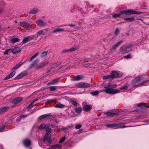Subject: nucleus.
Returning a JSON list of instances; mask_svg holds the SVG:
<instances>
[{"mask_svg":"<svg viewBox=\"0 0 149 149\" xmlns=\"http://www.w3.org/2000/svg\"><path fill=\"white\" fill-rule=\"evenodd\" d=\"M104 114L105 115H107L108 116H118L119 115V114L117 113H112L110 112L107 111L104 113Z\"/></svg>","mask_w":149,"mask_h":149,"instance_id":"obj_19","label":"nucleus"},{"mask_svg":"<svg viewBox=\"0 0 149 149\" xmlns=\"http://www.w3.org/2000/svg\"><path fill=\"white\" fill-rule=\"evenodd\" d=\"M81 127V124H78L75 127V128L76 129H79Z\"/></svg>","mask_w":149,"mask_h":149,"instance_id":"obj_54","label":"nucleus"},{"mask_svg":"<svg viewBox=\"0 0 149 149\" xmlns=\"http://www.w3.org/2000/svg\"><path fill=\"white\" fill-rule=\"evenodd\" d=\"M123 42V41L121 40L120 41L118 42L117 43L115 44L112 47L113 49L114 50H115L116 48L120 45Z\"/></svg>","mask_w":149,"mask_h":149,"instance_id":"obj_25","label":"nucleus"},{"mask_svg":"<svg viewBox=\"0 0 149 149\" xmlns=\"http://www.w3.org/2000/svg\"><path fill=\"white\" fill-rule=\"evenodd\" d=\"M37 36H36L37 38L39 36L41 35H45V33H43V31L42 30H40L38 31L37 32Z\"/></svg>","mask_w":149,"mask_h":149,"instance_id":"obj_38","label":"nucleus"},{"mask_svg":"<svg viewBox=\"0 0 149 149\" xmlns=\"http://www.w3.org/2000/svg\"><path fill=\"white\" fill-rule=\"evenodd\" d=\"M39 11V10L38 9L33 8L30 10V13L35 14L37 13Z\"/></svg>","mask_w":149,"mask_h":149,"instance_id":"obj_27","label":"nucleus"},{"mask_svg":"<svg viewBox=\"0 0 149 149\" xmlns=\"http://www.w3.org/2000/svg\"><path fill=\"white\" fill-rule=\"evenodd\" d=\"M68 31L67 30H64L62 28H60L58 27L54 29V30L53 31V32L54 33H55L56 32H63L65 31V32L67 31Z\"/></svg>","mask_w":149,"mask_h":149,"instance_id":"obj_22","label":"nucleus"},{"mask_svg":"<svg viewBox=\"0 0 149 149\" xmlns=\"http://www.w3.org/2000/svg\"><path fill=\"white\" fill-rule=\"evenodd\" d=\"M132 48V45L131 44L124 45L121 47L120 52L122 54L127 53L131 51Z\"/></svg>","mask_w":149,"mask_h":149,"instance_id":"obj_4","label":"nucleus"},{"mask_svg":"<svg viewBox=\"0 0 149 149\" xmlns=\"http://www.w3.org/2000/svg\"><path fill=\"white\" fill-rule=\"evenodd\" d=\"M116 127H115L117 128H123L125 127V125L124 124L119 123L118 124H115Z\"/></svg>","mask_w":149,"mask_h":149,"instance_id":"obj_29","label":"nucleus"},{"mask_svg":"<svg viewBox=\"0 0 149 149\" xmlns=\"http://www.w3.org/2000/svg\"><path fill=\"white\" fill-rule=\"evenodd\" d=\"M20 41V39L17 38H13L11 40V42L12 43L14 44L16 42H19Z\"/></svg>","mask_w":149,"mask_h":149,"instance_id":"obj_32","label":"nucleus"},{"mask_svg":"<svg viewBox=\"0 0 149 149\" xmlns=\"http://www.w3.org/2000/svg\"><path fill=\"white\" fill-rule=\"evenodd\" d=\"M111 88L113 89V88H116L117 86V85L116 84H113L112 85H110Z\"/></svg>","mask_w":149,"mask_h":149,"instance_id":"obj_56","label":"nucleus"},{"mask_svg":"<svg viewBox=\"0 0 149 149\" xmlns=\"http://www.w3.org/2000/svg\"><path fill=\"white\" fill-rule=\"evenodd\" d=\"M123 19L124 20L127 21V22H131L135 21L136 20L134 17H128L124 18Z\"/></svg>","mask_w":149,"mask_h":149,"instance_id":"obj_24","label":"nucleus"},{"mask_svg":"<svg viewBox=\"0 0 149 149\" xmlns=\"http://www.w3.org/2000/svg\"><path fill=\"white\" fill-rule=\"evenodd\" d=\"M58 81L59 79H53L48 83L47 85H55L56 83L58 82Z\"/></svg>","mask_w":149,"mask_h":149,"instance_id":"obj_23","label":"nucleus"},{"mask_svg":"<svg viewBox=\"0 0 149 149\" xmlns=\"http://www.w3.org/2000/svg\"><path fill=\"white\" fill-rule=\"evenodd\" d=\"M10 50V49L6 50L3 53V54L4 55H6L8 54V52Z\"/></svg>","mask_w":149,"mask_h":149,"instance_id":"obj_53","label":"nucleus"},{"mask_svg":"<svg viewBox=\"0 0 149 149\" xmlns=\"http://www.w3.org/2000/svg\"><path fill=\"white\" fill-rule=\"evenodd\" d=\"M38 54V52H37V53H36L34 55H33V56L35 58L37 56Z\"/></svg>","mask_w":149,"mask_h":149,"instance_id":"obj_60","label":"nucleus"},{"mask_svg":"<svg viewBox=\"0 0 149 149\" xmlns=\"http://www.w3.org/2000/svg\"><path fill=\"white\" fill-rule=\"evenodd\" d=\"M5 128V126L3 125L0 127V132L3 131Z\"/></svg>","mask_w":149,"mask_h":149,"instance_id":"obj_52","label":"nucleus"},{"mask_svg":"<svg viewBox=\"0 0 149 149\" xmlns=\"http://www.w3.org/2000/svg\"><path fill=\"white\" fill-rule=\"evenodd\" d=\"M38 54V52H37V53H36L34 55H33V56L35 58L37 56Z\"/></svg>","mask_w":149,"mask_h":149,"instance_id":"obj_59","label":"nucleus"},{"mask_svg":"<svg viewBox=\"0 0 149 149\" xmlns=\"http://www.w3.org/2000/svg\"><path fill=\"white\" fill-rule=\"evenodd\" d=\"M27 74V72L26 71H24L19 74L15 78V79H19L26 76Z\"/></svg>","mask_w":149,"mask_h":149,"instance_id":"obj_12","label":"nucleus"},{"mask_svg":"<svg viewBox=\"0 0 149 149\" xmlns=\"http://www.w3.org/2000/svg\"><path fill=\"white\" fill-rule=\"evenodd\" d=\"M104 87L105 89L100 90L101 92H106L110 94H114L120 92V91L116 89L111 88L110 85L106 84L104 86Z\"/></svg>","mask_w":149,"mask_h":149,"instance_id":"obj_3","label":"nucleus"},{"mask_svg":"<svg viewBox=\"0 0 149 149\" xmlns=\"http://www.w3.org/2000/svg\"><path fill=\"white\" fill-rule=\"evenodd\" d=\"M106 126L108 127H115V124H108L106 125Z\"/></svg>","mask_w":149,"mask_h":149,"instance_id":"obj_44","label":"nucleus"},{"mask_svg":"<svg viewBox=\"0 0 149 149\" xmlns=\"http://www.w3.org/2000/svg\"><path fill=\"white\" fill-rule=\"evenodd\" d=\"M45 129H46V131L47 133H50L52 132L51 127L48 125H47Z\"/></svg>","mask_w":149,"mask_h":149,"instance_id":"obj_33","label":"nucleus"},{"mask_svg":"<svg viewBox=\"0 0 149 149\" xmlns=\"http://www.w3.org/2000/svg\"><path fill=\"white\" fill-rule=\"evenodd\" d=\"M145 80L143 76L136 78L132 82V86L134 87H136L138 86H142L146 85L147 82L149 81V80L144 81Z\"/></svg>","mask_w":149,"mask_h":149,"instance_id":"obj_2","label":"nucleus"},{"mask_svg":"<svg viewBox=\"0 0 149 149\" xmlns=\"http://www.w3.org/2000/svg\"><path fill=\"white\" fill-rule=\"evenodd\" d=\"M124 57L126 58H131V56L130 54H129L124 56Z\"/></svg>","mask_w":149,"mask_h":149,"instance_id":"obj_55","label":"nucleus"},{"mask_svg":"<svg viewBox=\"0 0 149 149\" xmlns=\"http://www.w3.org/2000/svg\"><path fill=\"white\" fill-rule=\"evenodd\" d=\"M15 73V71H13L12 72L10 73L6 77H5L4 78L3 80H6L12 78L14 76Z\"/></svg>","mask_w":149,"mask_h":149,"instance_id":"obj_21","label":"nucleus"},{"mask_svg":"<svg viewBox=\"0 0 149 149\" xmlns=\"http://www.w3.org/2000/svg\"><path fill=\"white\" fill-rule=\"evenodd\" d=\"M4 10V9L3 8L0 9V14H1Z\"/></svg>","mask_w":149,"mask_h":149,"instance_id":"obj_61","label":"nucleus"},{"mask_svg":"<svg viewBox=\"0 0 149 149\" xmlns=\"http://www.w3.org/2000/svg\"><path fill=\"white\" fill-rule=\"evenodd\" d=\"M91 93L93 95L95 96L98 95L99 93V92L98 91H96L91 92Z\"/></svg>","mask_w":149,"mask_h":149,"instance_id":"obj_46","label":"nucleus"},{"mask_svg":"<svg viewBox=\"0 0 149 149\" xmlns=\"http://www.w3.org/2000/svg\"><path fill=\"white\" fill-rule=\"evenodd\" d=\"M23 99V98L21 97H18L13 99L11 102L14 104L11 106L12 107H14L17 105L18 104L21 102Z\"/></svg>","mask_w":149,"mask_h":149,"instance_id":"obj_6","label":"nucleus"},{"mask_svg":"<svg viewBox=\"0 0 149 149\" xmlns=\"http://www.w3.org/2000/svg\"><path fill=\"white\" fill-rule=\"evenodd\" d=\"M29 41V39L28 38V37H26L24 38L22 41V42L23 44H25L27 42Z\"/></svg>","mask_w":149,"mask_h":149,"instance_id":"obj_43","label":"nucleus"},{"mask_svg":"<svg viewBox=\"0 0 149 149\" xmlns=\"http://www.w3.org/2000/svg\"><path fill=\"white\" fill-rule=\"evenodd\" d=\"M147 104L146 103H140L138 104V106L139 107H149L146 105Z\"/></svg>","mask_w":149,"mask_h":149,"instance_id":"obj_39","label":"nucleus"},{"mask_svg":"<svg viewBox=\"0 0 149 149\" xmlns=\"http://www.w3.org/2000/svg\"><path fill=\"white\" fill-rule=\"evenodd\" d=\"M33 103H32V102L27 107V108H29L30 109H31V108H32V107H33Z\"/></svg>","mask_w":149,"mask_h":149,"instance_id":"obj_51","label":"nucleus"},{"mask_svg":"<svg viewBox=\"0 0 149 149\" xmlns=\"http://www.w3.org/2000/svg\"><path fill=\"white\" fill-rule=\"evenodd\" d=\"M39 61V60L38 59H36L34 61H33L32 63L30 65V66L28 67V69L29 70H31L32 68L35 67L36 65H37V63Z\"/></svg>","mask_w":149,"mask_h":149,"instance_id":"obj_15","label":"nucleus"},{"mask_svg":"<svg viewBox=\"0 0 149 149\" xmlns=\"http://www.w3.org/2000/svg\"><path fill=\"white\" fill-rule=\"evenodd\" d=\"M51 135L48 133H46L45 134L43 139L44 142H48L49 143H51L52 141L51 139Z\"/></svg>","mask_w":149,"mask_h":149,"instance_id":"obj_7","label":"nucleus"},{"mask_svg":"<svg viewBox=\"0 0 149 149\" xmlns=\"http://www.w3.org/2000/svg\"><path fill=\"white\" fill-rule=\"evenodd\" d=\"M8 107H4L0 108V114H1L6 112L9 109Z\"/></svg>","mask_w":149,"mask_h":149,"instance_id":"obj_18","label":"nucleus"},{"mask_svg":"<svg viewBox=\"0 0 149 149\" xmlns=\"http://www.w3.org/2000/svg\"><path fill=\"white\" fill-rule=\"evenodd\" d=\"M23 143L26 147H28L31 145V142L29 139L26 138L23 140Z\"/></svg>","mask_w":149,"mask_h":149,"instance_id":"obj_8","label":"nucleus"},{"mask_svg":"<svg viewBox=\"0 0 149 149\" xmlns=\"http://www.w3.org/2000/svg\"><path fill=\"white\" fill-rule=\"evenodd\" d=\"M57 86H53L49 88V90L51 91H54L56 90Z\"/></svg>","mask_w":149,"mask_h":149,"instance_id":"obj_41","label":"nucleus"},{"mask_svg":"<svg viewBox=\"0 0 149 149\" xmlns=\"http://www.w3.org/2000/svg\"><path fill=\"white\" fill-rule=\"evenodd\" d=\"M119 32H120V31H119V30L117 28L115 29V32L114 33V34L116 35H118L119 34Z\"/></svg>","mask_w":149,"mask_h":149,"instance_id":"obj_48","label":"nucleus"},{"mask_svg":"<svg viewBox=\"0 0 149 149\" xmlns=\"http://www.w3.org/2000/svg\"><path fill=\"white\" fill-rule=\"evenodd\" d=\"M47 125L45 124H42L40 125L38 127V129L39 130L45 129Z\"/></svg>","mask_w":149,"mask_h":149,"instance_id":"obj_31","label":"nucleus"},{"mask_svg":"<svg viewBox=\"0 0 149 149\" xmlns=\"http://www.w3.org/2000/svg\"><path fill=\"white\" fill-rule=\"evenodd\" d=\"M111 78L110 75H107L103 77L102 79H107Z\"/></svg>","mask_w":149,"mask_h":149,"instance_id":"obj_47","label":"nucleus"},{"mask_svg":"<svg viewBox=\"0 0 149 149\" xmlns=\"http://www.w3.org/2000/svg\"><path fill=\"white\" fill-rule=\"evenodd\" d=\"M51 148L52 149H56V148H61V145L60 144H56L50 146Z\"/></svg>","mask_w":149,"mask_h":149,"instance_id":"obj_26","label":"nucleus"},{"mask_svg":"<svg viewBox=\"0 0 149 149\" xmlns=\"http://www.w3.org/2000/svg\"><path fill=\"white\" fill-rule=\"evenodd\" d=\"M82 108L81 107H76L75 109V111L76 113L78 114H80L81 113Z\"/></svg>","mask_w":149,"mask_h":149,"instance_id":"obj_30","label":"nucleus"},{"mask_svg":"<svg viewBox=\"0 0 149 149\" xmlns=\"http://www.w3.org/2000/svg\"><path fill=\"white\" fill-rule=\"evenodd\" d=\"M129 86L128 84L127 83L125 84L123 86H121L120 88V89L121 90H126L127 89Z\"/></svg>","mask_w":149,"mask_h":149,"instance_id":"obj_34","label":"nucleus"},{"mask_svg":"<svg viewBox=\"0 0 149 149\" xmlns=\"http://www.w3.org/2000/svg\"><path fill=\"white\" fill-rule=\"evenodd\" d=\"M21 120V119L20 118H19V116L18 118H17L16 121L17 123H18Z\"/></svg>","mask_w":149,"mask_h":149,"instance_id":"obj_57","label":"nucleus"},{"mask_svg":"<svg viewBox=\"0 0 149 149\" xmlns=\"http://www.w3.org/2000/svg\"><path fill=\"white\" fill-rule=\"evenodd\" d=\"M23 64V62H21L17 64L12 69V70H14L17 69L20 67Z\"/></svg>","mask_w":149,"mask_h":149,"instance_id":"obj_28","label":"nucleus"},{"mask_svg":"<svg viewBox=\"0 0 149 149\" xmlns=\"http://www.w3.org/2000/svg\"><path fill=\"white\" fill-rule=\"evenodd\" d=\"M85 77L82 75H77L73 78V81H79L84 78Z\"/></svg>","mask_w":149,"mask_h":149,"instance_id":"obj_16","label":"nucleus"},{"mask_svg":"<svg viewBox=\"0 0 149 149\" xmlns=\"http://www.w3.org/2000/svg\"><path fill=\"white\" fill-rule=\"evenodd\" d=\"M49 117H53V116L51 113H47L40 116L38 118V120L41 121L42 120Z\"/></svg>","mask_w":149,"mask_h":149,"instance_id":"obj_10","label":"nucleus"},{"mask_svg":"<svg viewBox=\"0 0 149 149\" xmlns=\"http://www.w3.org/2000/svg\"><path fill=\"white\" fill-rule=\"evenodd\" d=\"M51 126H52V128H53L54 129H56L57 127L56 126L53 125H51Z\"/></svg>","mask_w":149,"mask_h":149,"instance_id":"obj_58","label":"nucleus"},{"mask_svg":"<svg viewBox=\"0 0 149 149\" xmlns=\"http://www.w3.org/2000/svg\"><path fill=\"white\" fill-rule=\"evenodd\" d=\"M78 49V47L76 46H74L68 49H63L62 51V53H67L69 52H73L76 51Z\"/></svg>","mask_w":149,"mask_h":149,"instance_id":"obj_11","label":"nucleus"},{"mask_svg":"<svg viewBox=\"0 0 149 149\" xmlns=\"http://www.w3.org/2000/svg\"><path fill=\"white\" fill-rule=\"evenodd\" d=\"M70 101L71 103L74 106H76L79 104L76 102L72 99H71Z\"/></svg>","mask_w":149,"mask_h":149,"instance_id":"obj_40","label":"nucleus"},{"mask_svg":"<svg viewBox=\"0 0 149 149\" xmlns=\"http://www.w3.org/2000/svg\"><path fill=\"white\" fill-rule=\"evenodd\" d=\"M34 58L32 56L30 58H27L26 60V61H27L28 62H30V61H31Z\"/></svg>","mask_w":149,"mask_h":149,"instance_id":"obj_49","label":"nucleus"},{"mask_svg":"<svg viewBox=\"0 0 149 149\" xmlns=\"http://www.w3.org/2000/svg\"><path fill=\"white\" fill-rule=\"evenodd\" d=\"M91 86V84L85 82H81L77 83L75 86L79 88H89Z\"/></svg>","mask_w":149,"mask_h":149,"instance_id":"obj_5","label":"nucleus"},{"mask_svg":"<svg viewBox=\"0 0 149 149\" xmlns=\"http://www.w3.org/2000/svg\"><path fill=\"white\" fill-rule=\"evenodd\" d=\"M48 53V51H45L43 52L41 55V57H44L46 56L47 55Z\"/></svg>","mask_w":149,"mask_h":149,"instance_id":"obj_42","label":"nucleus"},{"mask_svg":"<svg viewBox=\"0 0 149 149\" xmlns=\"http://www.w3.org/2000/svg\"><path fill=\"white\" fill-rule=\"evenodd\" d=\"M21 50V49L19 47H15L12 50V52L15 54L19 53Z\"/></svg>","mask_w":149,"mask_h":149,"instance_id":"obj_20","label":"nucleus"},{"mask_svg":"<svg viewBox=\"0 0 149 149\" xmlns=\"http://www.w3.org/2000/svg\"><path fill=\"white\" fill-rule=\"evenodd\" d=\"M36 23L38 26L40 27L45 26L47 25V23L46 22H44L41 19L37 20Z\"/></svg>","mask_w":149,"mask_h":149,"instance_id":"obj_13","label":"nucleus"},{"mask_svg":"<svg viewBox=\"0 0 149 149\" xmlns=\"http://www.w3.org/2000/svg\"><path fill=\"white\" fill-rule=\"evenodd\" d=\"M92 108L91 105L88 104L85 105L83 107V109L86 112H88Z\"/></svg>","mask_w":149,"mask_h":149,"instance_id":"obj_17","label":"nucleus"},{"mask_svg":"<svg viewBox=\"0 0 149 149\" xmlns=\"http://www.w3.org/2000/svg\"><path fill=\"white\" fill-rule=\"evenodd\" d=\"M65 137H63L62 139H61L59 140L58 143H63V142L65 141Z\"/></svg>","mask_w":149,"mask_h":149,"instance_id":"obj_50","label":"nucleus"},{"mask_svg":"<svg viewBox=\"0 0 149 149\" xmlns=\"http://www.w3.org/2000/svg\"><path fill=\"white\" fill-rule=\"evenodd\" d=\"M67 25L70 26L71 27H74L75 26V25L74 24H69L68 25Z\"/></svg>","mask_w":149,"mask_h":149,"instance_id":"obj_64","label":"nucleus"},{"mask_svg":"<svg viewBox=\"0 0 149 149\" xmlns=\"http://www.w3.org/2000/svg\"><path fill=\"white\" fill-rule=\"evenodd\" d=\"M142 13V12H141L135 11L132 9H127L120 12L119 14H113L112 15V17L113 18H116L121 16V17L123 18V16H124L125 15L136 14H140Z\"/></svg>","mask_w":149,"mask_h":149,"instance_id":"obj_1","label":"nucleus"},{"mask_svg":"<svg viewBox=\"0 0 149 149\" xmlns=\"http://www.w3.org/2000/svg\"><path fill=\"white\" fill-rule=\"evenodd\" d=\"M115 50L112 47L110 49L109 52H111V53H112Z\"/></svg>","mask_w":149,"mask_h":149,"instance_id":"obj_62","label":"nucleus"},{"mask_svg":"<svg viewBox=\"0 0 149 149\" xmlns=\"http://www.w3.org/2000/svg\"><path fill=\"white\" fill-rule=\"evenodd\" d=\"M29 115V114H27V115H20L19 116V118H20L21 119H24L25 118H26L27 116H28Z\"/></svg>","mask_w":149,"mask_h":149,"instance_id":"obj_45","label":"nucleus"},{"mask_svg":"<svg viewBox=\"0 0 149 149\" xmlns=\"http://www.w3.org/2000/svg\"><path fill=\"white\" fill-rule=\"evenodd\" d=\"M111 78H115L118 77L119 76V74L117 71H113L110 74Z\"/></svg>","mask_w":149,"mask_h":149,"instance_id":"obj_14","label":"nucleus"},{"mask_svg":"<svg viewBox=\"0 0 149 149\" xmlns=\"http://www.w3.org/2000/svg\"><path fill=\"white\" fill-rule=\"evenodd\" d=\"M20 25L21 26L26 28L27 30H30L31 29L30 25L26 22H22L20 23Z\"/></svg>","mask_w":149,"mask_h":149,"instance_id":"obj_9","label":"nucleus"},{"mask_svg":"<svg viewBox=\"0 0 149 149\" xmlns=\"http://www.w3.org/2000/svg\"><path fill=\"white\" fill-rule=\"evenodd\" d=\"M48 64V63H44L42 64L39 65L36 68V69L38 70L40 69L41 68H43L47 64Z\"/></svg>","mask_w":149,"mask_h":149,"instance_id":"obj_35","label":"nucleus"},{"mask_svg":"<svg viewBox=\"0 0 149 149\" xmlns=\"http://www.w3.org/2000/svg\"><path fill=\"white\" fill-rule=\"evenodd\" d=\"M28 37V39H29V41H31L32 40H36L37 38V37L36 36H31Z\"/></svg>","mask_w":149,"mask_h":149,"instance_id":"obj_37","label":"nucleus"},{"mask_svg":"<svg viewBox=\"0 0 149 149\" xmlns=\"http://www.w3.org/2000/svg\"><path fill=\"white\" fill-rule=\"evenodd\" d=\"M82 131H83V129H80L79 130L77 131V133H81V132H82Z\"/></svg>","mask_w":149,"mask_h":149,"instance_id":"obj_63","label":"nucleus"},{"mask_svg":"<svg viewBox=\"0 0 149 149\" xmlns=\"http://www.w3.org/2000/svg\"><path fill=\"white\" fill-rule=\"evenodd\" d=\"M65 107V106L64 104L60 103H58L55 106V107L56 108H62L64 107Z\"/></svg>","mask_w":149,"mask_h":149,"instance_id":"obj_36","label":"nucleus"}]
</instances>
